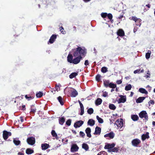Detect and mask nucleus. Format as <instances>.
<instances>
[{"instance_id":"1","label":"nucleus","mask_w":155,"mask_h":155,"mask_svg":"<svg viewBox=\"0 0 155 155\" xmlns=\"http://www.w3.org/2000/svg\"><path fill=\"white\" fill-rule=\"evenodd\" d=\"M73 54L74 57L81 56L85 57L86 53V50L85 48L82 49L81 47H78L76 49H73Z\"/></svg>"},{"instance_id":"2","label":"nucleus","mask_w":155,"mask_h":155,"mask_svg":"<svg viewBox=\"0 0 155 155\" xmlns=\"http://www.w3.org/2000/svg\"><path fill=\"white\" fill-rule=\"evenodd\" d=\"M75 57V58L73 59L72 55L71 54H69L67 58L68 61L70 63L76 64H78L80 62L82 58V57L81 56Z\"/></svg>"},{"instance_id":"3","label":"nucleus","mask_w":155,"mask_h":155,"mask_svg":"<svg viewBox=\"0 0 155 155\" xmlns=\"http://www.w3.org/2000/svg\"><path fill=\"white\" fill-rule=\"evenodd\" d=\"M129 19L132 20L135 22V24L137 26H140L141 25V20L139 18H137L135 16H133L129 18Z\"/></svg>"},{"instance_id":"4","label":"nucleus","mask_w":155,"mask_h":155,"mask_svg":"<svg viewBox=\"0 0 155 155\" xmlns=\"http://www.w3.org/2000/svg\"><path fill=\"white\" fill-rule=\"evenodd\" d=\"M114 124L117 126L118 128H120L121 129L123 126V119L122 118L118 119L115 123Z\"/></svg>"},{"instance_id":"5","label":"nucleus","mask_w":155,"mask_h":155,"mask_svg":"<svg viewBox=\"0 0 155 155\" xmlns=\"http://www.w3.org/2000/svg\"><path fill=\"white\" fill-rule=\"evenodd\" d=\"M27 142L30 145H33L35 143V138L33 137H30L27 138Z\"/></svg>"},{"instance_id":"6","label":"nucleus","mask_w":155,"mask_h":155,"mask_svg":"<svg viewBox=\"0 0 155 155\" xmlns=\"http://www.w3.org/2000/svg\"><path fill=\"white\" fill-rule=\"evenodd\" d=\"M139 117L141 118H144L145 120H148V116L146 111H142L139 114Z\"/></svg>"},{"instance_id":"7","label":"nucleus","mask_w":155,"mask_h":155,"mask_svg":"<svg viewBox=\"0 0 155 155\" xmlns=\"http://www.w3.org/2000/svg\"><path fill=\"white\" fill-rule=\"evenodd\" d=\"M115 144L114 143H113L112 144L107 143L105 145L104 148L105 149H108V151L109 152L115 147Z\"/></svg>"},{"instance_id":"8","label":"nucleus","mask_w":155,"mask_h":155,"mask_svg":"<svg viewBox=\"0 0 155 155\" xmlns=\"http://www.w3.org/2000/svg\"><path fill=\"white\" fill-rule=\"evenodd\" d=\"M12 135L11 132H8L6 130H4L3 131V137L5 140H6L8 137L11 136Z\"/></svg>"},{"instance_id":"9","label":"nucleus","mask_w":155,"mask_h":155,"mask_svg":"<svg viewBox=\"0 0 155 155\" xmlns=\"http://www.w3.org/2000/svg\"><path fill=\"white\" fill-rule=\"evenodd\" d=\"M132 145L134 147H137L138 145L141 143L140 140L138 139L133 140L132 142Z\"/></svg>"},{"instance_id":"10","label":"nucleus","mask_w":155,"mask_h":155,"mask_svg":"<svg viewBox=\"0 0 155 155\" xmlns=\"http://www.w3.org/2000/svg\"><path fill=\"white\" fill-rule=\"evenodd\" d=\"M79 147L76 144L72 145L71 148V151L72 152H75L78 151Z\"/></svg>"},{"instance_id":"11","label":"nucleus","mask_w":155,"mask_h":155,"mask_svg":"<svg viewBox=\"0 0 155 155\" xmlns=\"http://www.w3.org/2000/svg\"><path fill=\"white\" fill-rule=\"evenodd\" d=\"M84 124V121L82 120H79L75 122L74 124V127L75 128L79 127Z\"/></svg>"},{"instance_id":"12","label":"nucleus","mask_w":155,"mask_h":155,"mask_svg":"<svg viewBox=\"0 0 155 155\" xmlns=\"http://www.w3.org/2000/svg\"><path fill=\"white\" fill-rule=\"evenodd\" d=\"M120 98L119 99L118 103V104H120L121 103H124L126 101V96H124L120 95L119 96Z\"/></svg>"},{"instance_id":"13","label":"nucleus","mask_w":155,"mask_h":155,"mask_svg":"<svg viewBox=\"0 0 155 155\" xmlns=\"http://www.w3.org/2000/svg\"><path fill=\"white\" fill-rule=\"evenodd\" d=\"M57 35L55 34L53 35L50 37V38L48 42V44H49V43H50V44L53 43L55 41Z\"/></svg>"},{"instance_id":"14","label":"nucleus","mask_w":155,"mask_h":155,"mask_svg":"<svg viewBox=\"0 0 155 155\" xmlns=\"http://www.w3.org/2000/svg\"><path fill=\"white\" fill-rule=\"evenodd\" d=\"M115 136V134L113 131H111L109 133L107 134L104 135V137H109L110 139H113Z\"/></svg>"},{"instance_id":"15","label":"nucleus","mask_w":155,"mask_h":155,"mask_svg":"<svg viewBox=\"0 0 155 155\" xmlns=\"http://www.w3.org/2000/svg\"><path fill=\"white\" fill-rule=\"evenodd\" d=\"M117 35L120 36L122 37L124 35L125 33L122 29H119L117 31Z\"/></svg>"},{"instance_id":"16","label":"nucleus","mask_w":155,"mask_h":155,"mask_svg":"<svg viewBox=\"0 0 155 155\" xmlns=\"http://www.w3.org/2000/svg\"><path fill=\"white\" fill-rule=\"evenodd\" d=\"M85 132L87 137L89 138H91V130L90 127H87L86 128L85 130Z\"/></svg>"},{"instance_id":"17","label":"nucleus","mask_w":155,"mask_h":155,"mask_svg":"<svg viewBox=\"0 0 155 155\" xmlns=\"http://www.w3.org/2000/svg\"><path fill=\"white\" fill-rule=\"evenodd\" d=\"M101 131V129L100 127L97 126L95 128V131L94 133L95 135H100Z\"/></svg>"},{"instance_id":"18","label":"nucleus","mask_w":155,"mask_h":155,"mask_svg":"<svg viewBox=\"0 0 155 155\" xmlns=\"http://www.w3.org/2000/svg\"><path fill=\"white\" fill-rule=\"evenodd\" d=\"M149 133L148 132H146L145 134H143L141 136V139L143 141L144 140L146 139H148L150 137Z\"/></svg>"},{"instance_id":"19","label":"nucleus","mask_w":155,"mask_h":155,"mask_svg":"<svg viewBox=\"0 0 155 155\" xmlns=\"http://www.w3.org/2000/svg\"><path fill=\"white\" fill-rule=\"evenodd\" d=\"M78 94L77 91L75 89H73V90L71 91L70 96L71 97H75L78 95Z\"/></svg>"},{"instance_id":"20","label":"nucleus","mask_w":155,"mask_h":155,"mask_svg":"<svg viewBox=\"0 0 155 155\" xmlns=\"http://www.w3.org/2000/svg\"><path fill=\"white\" fill-rule=\"evenodd\" d=\"M146 97H140L136 100V102L137 103H141Z\"/></svg>"},{"instance_id":"21","label":"nucleus","mask_w":155,"mask_h":155,"mask_svg":"<svg viewBox=\"0 0 155 155\" xmlns=\"http://www.w3.org/2000/svg\"><path fill=\"white\" fill-rule=\"evenodd\" d=\"M131 119L134 121H137L138 120L139 118L137 115L132 114L131 116Z\"/></svg>"},{"instance_id":"22","label":"nucleus","mask_w":155,"mask_h":155,"mask_svg":"<svg viewBox=\"0 0 155 155\" xmlns=\"http://www.w3.org/2000/svg\"><path fill=\"white\" fill-rule=\"evenodd\" d=\"M87 123L88 125L91 126H93L95 124V121L92 119H89L88 120Z\"/></svg>"},{"instance_id":"23","label":"nucleus","mask_w":155,"mask_h":155,"mask_svg":"<svg viewBox=\"0 0 155 155\" xmlns=\"http://www.w3.org/2000/svg\"><path fill=\"white\" fill-rule=\"evenodd\" d=\"M102 101V100L100 98H97L95 101V104L96 106L100 105Z\"/></svg>"},{"instance_id":"24","label":"nucleus","mask_w":155,"mask_h":155,"mask_svg":"<svg viewBox=\"0 0 155 155\" xmlns=\"http://www.w3.org/2000/svg\"><path fill=\"white\" fill-rule=\"evenodd\" d=\"M49 147V144L45 143L41 144V147L42 150H46Z\"/></svg>"},{"instance_id":"25","label":"nucleus","mask_w":155,"mask_h":155,"mask_svg":"<svg viewBox=\"0 0 155 155\" xmlns=\"http://www.w3.org/2000/svg\"><path fill=\"white\" fill-rule=\"evenodd\" d=\"M104 84V87H109V84H110V81L108 80H103Z\"/></svg>"},{"instance_id":"26","label":"nucleus","mask_w":155,"mask_h":155,"mask_svg":"<svg viewBox=\"0 0 155 155\" xmlns=\"http://www.w3.org/2000/svg\"><path fill=\"white\" fill-rule=\"evenodd\" d=\"M65 121V118L64 117H61L59 119V124L61 125H63Z\"/></svg>"},{"instance_id":"27","label":"nucleus","mask_w":155,"mask_h":155,"mask_svg":"<svg viewBox=\"0 0 155 155\" xmlns=\"http://www.w3.org/2000/svg\"><path fill=\"white\" fill-rule=\"evenodd\" d=\"M34 105H32L31 106L30 113L34 114L36 111V109L34 107Z\"/></svg>"},{"instance_id":"28","label":"nucleus","mask_w":155,"mask_h":155,"mask_svg":"<svg viewBox=\"0 0 155 155\" xmlns=\"http://www.w3.org/2000/svg\"><path fill=\"white\" fill-rule=\"evenodd\" d=\"M139 91L140 93L142 94H147L148 93V92L143 88H140L139 89Z\"/></svg>"},{"instance_id":"29","label":"nucleus","mask_w":155,"mask_h":155,"mask_svg":"<svg viewBox=\"0 0 155 155\" xmlns=\"http://www.w3.org/2000/svg\"><path fill=\"white\" fill-rule=\"evenodd\" d=\"M78 75V72H74L71 73L69 76L70 79H72Z\"/></svg>"},{"instance_id":"30","label":"nucleus","mask_w":155,"mask_h":155,"mask_svg":"<svg viewBox=\"0 0 155 155\" xmlns=\"http://www.w3.org/2000/svg\"><path fill=\"white\" fill-rule=\"evenodd\" d=\"M34 152V150L30 148H28L26 150V153L28 154H31Z\"/></svg>"},{"instance_id":"31","label":"nucleus","mask_w":155,"mask_h":155,"mask_svg":"<svg viewBox=\"0 0 155 155\" xmlns=\"http://www.w3.org/2000/svg\"><path fill=\"white\" fill-rule=\"evenodd\" d=\"M51 134L53 137H55L57 139H58V135L54 130H52Z\"/></svg>"},{"instance_id":"32","label":"nucleus","mask_w":155,"mask_h":155,"mask_svg":"<svg viewBox=\"0 0 155 155\" xmlns=\"http://www.w3.org/2000/svg\"><path fill=\"white\" fill-rule=\"evenodd\" d=\"M25 98L28 99V101H30L31 100H32L34 98V96H31L29 95H26L25 96Z\"/></svg>"},{"instance_id":"33","label":"nucleus","mask_w":155,"mask_h":155,"mask_svg":"<svg viewBox=\"0 0 155 155\" xmlns=\"http://www.w3.org/2000/svg\"><path fill=\"white\" fill-rule=\"evenodd\" d=\"M13 141L14 143L16 146L19 145L21 143L20 141L17 139H14Z\"/></svg>"},{"instance_id":"34","label":"nucleus","mask_w":155,"mask_h":155,"mask_svg":"<svg viewBox=\"0 0 155 155\" xmlns=\"http://www.w3.org/2000/svg\"><path fill=\"white\" fill-rule=\"evenodd\" d=\"M82 147L83 148L85 149L86 150H87L88 149H89V147L87 145V144L85 143H83L82 144Z\"/></svg>"},{"instance_id":"35","label":"nucleus","mask_w":155,"mask_h":155,"mask_svg":"<svg viewBox=\"0 0 155 155\" xmlns=\"http://www.w3.org/2000/svg\"><path fill=\"white\" fill-rule=\"evenodd\" d=\"M119 150L118 147H114L109 152H117Z\"/></svg>"},{"instance_id":"36","label":"nucleus","mask_w":155,"mask_h":155,"mask_svg":"<svg viewBox=\"0 0 155 155\" xmlns=\"http://www.w3.org/2000/svg\"><path fill=\"white\" fill-rule=\"evenodd\" d=\"M57 99L59 101V102H60V104L61 105H63L64 104V103L63 101V99L62 98V97L61 96H59L58 98Z\"/></svg>"},{"instance_id":"37","label":"nucleus","mask_w":155,"mask_h":155,"mask_svg":"<svg viewBox=\"0 0 155 155\" xmlns=\"http://www.w3.org/2000/svg\"><path fill=\"white\" fill-rule=\"evenodd\" d=\"M43 93L41 91H39L36 94V96L38 98H41L43 95Z\"/></svg>"},{"instance_id":"38","label":"nucleus","mask_w":155,"mask_h":155,"mask_svg":"<svg viewBox=\"0 0 155 155\" xmlns=\"http://www.w3.org/2000/svg\"><path fill=\"white\" fill-rule=\"evenodd\" d=\"M117 87V85L116 84H114L112 83H110L109 87L110 88H112L113 89Z\"/></svg>"},{"instance_id":"39","label":"nucleus","mask_w":155,"mask_h":155,"mask_svg":"<svg viewBox=\"0 0 155 155\" xmlns=\"http://www.w3.org/2000/svg\"><path fill=\"white\" fill-rule=\"evenodd\" d=\"M96 118L99 123L102 124L103 122V120L102 119L99 117L98 116H96Z\"/></svg>"},{"instance_id":"40","label":"nucleus","mask_w":155,"mask_h":155,"mask_svg":"<svg viewBox=\"0 0 155 155\" xmlns=\"http://www.w3.org/2000/svg\"><path fill=\"white\" fill-rule=\"evenodd\" d=\"M109 107L110 109L113 110H115L116 108L114 104H110L109 105Z\"/></svg>"},{"instance_id":"41","label":"nucleus","mask_w":155,"mask_h":155,"mask_svg":"<svg viewBox=\"0 0 155 155\" xmlns=\"http://www.w3.org/2000/svg\"><path fill=\"white\" fill-rule=\"evenodd\" d=\"M144 70L143 69L142 70L140 69L136 70L134 71V73L136 74L137 73H143L144 72Z\"/></svg>"},{"instance_id":"42","label":"nucleus","mask_w":155,"mask_h":155,"mask_svg":"<svg viewBox=\"0 0 155 155\" xmlns=\"http://www.w3.org/2000/svg\"><path fill=\"white\" fill-rule=\"evenodd\" d=\"M131 88V85L130 84H129L125 87V90L128 91L130 90Z\"/></svg>"},{"instance_id":"43","label":"nucleus","mask_w":155,"mask_h":155,"mask_svg":"<svg viewBox=\"0 0 155 155\" xmlns=\"http://www.w3.org/2000/svg\"><path fill=\"white\" fill-rule=\"evenodd\" d=\"M107 71V68L106 67H104L101 69V71L103 73H105Z\"/></svg>"},{"instance_id":"44","label":"nucleus","mask_w":155,"mask_h":155,"mask_svg":"<svg viewBox=\"0 0 155 155\" xmlns=\"http://www.w3.org/2000/svg\"><path fill=\"white\" fill-rule=\"evenodd\" d=\"M94 112V110L92 108H90L88 109L87 110V113L90 114H91L93 113Z\"/></svg>"},{"instance_id":"45","label":"nucleus","mask_w":155,"mask_h":155,"mask_svg":"<svg viewBox=\"0 0 155 155\" xmlns=\"http://www.w3.org/2000/svg\"><path fill=\"white\" fill-rule=\"evenodd\" d=\"M151 51L150 50L148 51V52L146 54V58L147 59L149 58L150 57Z\"/></svg>"},{"instance_id":"46","label":"nucleus","mask_w":155,"mask_h":155,"mask_svg":"<svg viewBox=\"0 0 155 155\" xmlns=\"http://www.w3.org/2000/svg\"><path fill=\"white\" fill-rule=\"evenodd\" d=\"M80 109H81V113L80 115H82L84 114V107L83 105L80 106Z\"/></svg>"},{"instance_id":"47","label":"nucleus","mask_w":155,"mask_h":155,"mask_svg":"<svg viewBox=\"0 0 155 155\" xmlns=\"http://www.w3.org/2000/svg\"><path fill=\"white\" fill-rule=\"evenodd\" d=\"M101 76L100 74H97L96 76V80L99 82L100 81L101 79Z\"/></svg>"},{"instance_id":"48","label":"nucleus","mask_w":155,"mask_h":155,"mask_svg":"<svg viewBox=\"0 0 155 155\" xmlns=\"http://www.w3.org/2000/svg\"><path fill=\"white\" fill-rule=\"evenodd\" d=\"M107 155V153L105 151H102L99 152L97 155Z\"/></svg>"},{"instance_id":"49","label":"nucleus","mask_w":155,"mask_h":155,"mask_svg":"<svg viewBox=\"0 0 155 155\" xmlns=\"http://www.w3.org/2000/svg\"><path fill=\"white\" fill-rule=\"evenodd\" d=\"M79 134L80 136L81 137L83 138L85 136V134L84 132L82 131H80L79 132Z\"/></svg>"},{"instance_id":"50","label":"nucleus","mask_w":155,"mask_h":155,"mask_svg":"<svg viewBox=\"0 0 155 155\" xmlns=\"http://www.w3.org/2000/svg\"><path fill=\"white\" fill-rule=\"evenodd\" d=\"M71 120L69 119L66 122V124L68 126H70L71 125Z\"/></svg>"},{"instance_id":"51","label":"nucleus","mask_w":155,"mask_h":155,"mask_svg":"<svg viewBox=\"0 0 155 155\" xmlns=\"http://www.w3.org/2000/svg\"><path fill=\"white\" fill-rule=\"evenodd\" d=\"M154 103V101L153 100H150L148 102V104L149 106H150L151 104L153 105Z\"/></svg>"},{"instance_id":"52","label":"nucleus","mask_w":155,"mask_h":155,"mask_svg":"<svg viewBox=\"0 0 155 155\" xmlns=\"http://www.w3.org/2000/svg\"><path fill=\"white\" fill-rule=\"evenodd\" d=\"M101 15L103 18H105L107 17V13H101Z\"/></svg>"},{"instance_id":"53","label":"nucleus","mask_w":155,"mask_h":155,"mask_svg":"<svg viewBox=\"0 0 155 155\" xmlns=\"http://www.w3.org/2000/svg\"><path fill=\"white\" fill-rule=\"evenodd\" d=\"M60 31L62 34H64L65 33V31H64V29L62 26H61V27H60Z\"/></svg>"},{"instance_id":"54","label":"nucleus","mask_w":155,"mask_h":155,"mask_svg":"<svg viewBox=\"0 0 155 155\" xmlns=\"http://www.w3.org/2000/svg\"><path fill=\"white\" fill-rule=\"evenodd\" d=\"M108 18L110 20H111L113 18V16L111 14L109 13L107 14V16Z\"/></svg>"},{"instance_id":"55","label":"nucleus","mask_w":155,"mask_h":155,"mask_svg":"<svg viewBox=\"0 0 155 155\" xmlns=\"http://www.w3.org/2000/svg\"><path fill=\"white\" fill-rule=\"evenodd\" d=\"M60 87L59 85H56L54 87L55 91H58L59 90H60Z\"/></svg>"},{"instance_id":"56","label":"nucleus","mask_w":155,"mask_h":155,"mask_svg":"<svg viewBox=\"0 0 155 155\" xmlns=\"http://www.w3.org/2000/svg\"><path fill=\"white\" fill-rule=\"evenodd\" d=\"M103 96L104 97H106L108 96V93L106 91L103 92Z\"/></svg>"},{"instance_id":"57","label":"nucleus","mask_w":155,"mask_h":155,"mask_svg":"<svg viewBox=\"0 0 155 155\" xmlns=\"http://www.w3.org/2000/svg\"><path fill=\"white\" fill-rule=\"evenodd\" d=\"M50 91L52 93L54 94L55 92V90L54 88H51L50 89Z\"/></svg>"},{"instance_id":"58","label":"nucleus","mask_w":155,"mask_h":155,"mask_svg":"<svg viewBox=\"0 0 155 155\" xmlns=\"http://www.w3.org/2000/svg\"><path fill=\"white\" fill-rule=\"evenodd\" d=\"M116 83L118 84H120L122 83V81L121 80H118L117 81Z\"/></svg>"},{"instance_id":"59","label":"nucleus","mask_w":155,"mask_h":155,"mask_svg":"<svg viewBox=\"0 0 155 155\" xmlns=\"http://www.w3.org/2000/svg\"><path fill=\"white\" fill-rule=\"evenodd\" d=\"M89 64L88 61V60H86L85 61L84 65L85 66H87Z\"/></svg>"},{"instance_id":"60","label":"nucleus","mask_w":155,"mask_h":155,"mask_svg":"<svg viewBox=\"0 0 155 155\" xmlns=\"http://www.w3.org/2000/svg\"><path fill=\"white\" fill-rule=\"evenodd\" d=\"M138 29V28L137 27H135L134 29V33H135V32H136L137 31V30Z\"/></svg>"},{"instance_id":"61","label":"nucleus","mask_w":155,"mask_h":155,"mask_svg":"<svg viewBox=\"0 0 155 155\" xmlns=\"http://www.w3.org/2000/svg\"><path fill=\"white\" fill-rule=\"evenodd\" d=\"M20 119L21 122H22L24 121L23 118L22 117H20Z\"/></svg>"},{"instance_id":"62","label":"nucleus","mask_w":155,"mask_h":155,"mask_svg":"<svg viewBox=\"0 0 155 155\" xmlns=\"http://www.w3.org/2000/svg\"><path fill=\"white\" fill-rule=\"evenodd\" d=\"M22 107L23 108V110H26L25 106V105H23L22 106Z\"/></svg>"},{"instance_id":"63","label":"nucleus","mask_w":155,"mask_h":155,"mask_svg":"<svg viewBox=\"0 0 155 155\" xmlns=\"http://www.w3.org/2000/svg\"><path fill=\"white\" fill-rule=\"evenodd\" d=\"M123 14H122V15H120L119 17L118 18L120 19H121L123 17Z\"/></svg>"},{"instance_id":"64","label":"nucleus","mask_w":155,"mask_h":155,"mask_svg":"<svg viewBox=\"0 0 155 155\" xmlns=\"http://www.w3.org/2000/svg\"><path fill=\"white\" fill-rule=\"evenodd\" d=\"M18 155H24V154L21 153V152H19L18 153Z\"/></svg>"}]
</instances>
